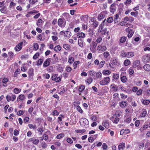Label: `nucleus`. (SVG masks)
<instances>
[{
  "mask_svg": "<svg viewBox=\"0 0 150 150\" xmlns=\"http://www.w3.org/2000/svg\"><path fill=\"white\" fill-rule=\"evenodd\" d=\"M119 14H116L114 16V23L115 24L117 23L119 21Z\"/></svg>",
  "mask_w": 150,
  "mask_h": 150,
  "instance_id": "24",
  "label": "nucleus"
},
{
  "mask_svg": "<svg viewBox=\"0 0 150 150\" xmlns=\"http://www.w3.org/2000/svg\"><path fill=\"white\" fill-rule=\"evenodd\" d=\"M39 142V140L38 139H36L35 137H34V142L33 144L37 145L38 144Z\"/></svg>",
  "mask_w": 150,
  "mask_h": 150,
  "instance_id": "55",
  "label": "nucleus"
},
{
  "mask_svg": "<svg viewBox=\"0 0 150 150\" xmlns=\"http://www.w3.org/2000/svg\"><path fill=\"white\" fill-rule=\"evenodd\" d=\"M130 63V61L128 59H127L124 61L123 64L125 66H127L129 65Z\"/></svg>",
  "mask_w": 150,
  "mask_h": 150,
  "instance_id": "44",
  "label": "nucleus"
},
{
  "mask_svg": "<svg viewBox=\"0 0 150 150\" xmlns=\"http://www.w3.org/2000/svg\"><path fill=\"white\" fill-rule=\"evenodd\" d=\"M60 89V91L59 93L60 95L63 94L66 90L64 86H62Z\"/></svg>",
  "mask_w": 150,
  "mask_h": 150,
  "instance_id": "41",
  "label": "nucleus"
},
{
  "mask_svg": "<svg viewBox=\"0 0 150 150\" xmlns=\"http://www.w3.org/2000/svg\"><path fill=\"white\" fill-rule=\"evenodd\" d=\"M76 109L77 110V111L79 112L80 113L82 114L83 113V111L81 107L79 106V105H78L76 107Z\"/></svg>",
  "mask_w": 150,
  "mask_h": 150,
  "instance_id": "58",
  "label": "nucleus"
},
{
  "mask_svg": "<svg viewBox=\"0 0 150 150\" xmlns=\"http://www.w3.org/2000/svg\"><path fill=\"white\" fill-rule=\"evenodd\" d=\"M29 75L30 76H33L34 74V69L33 68L29 69L28 71Z\"/></svg>",
  "mask_w": 150,
  "mask_h": 150,
  "instance_id": "27",
  "label": "nucleus"
},
{
  "mask_svg": "<svg viewBox=\"0 0 150 150\" xmlns=\"http://www.w3.org/2000/svg\"><path fill=\"white\" fill-rule=\"evenodd\" d=\"M142 92L143 90L142 89H139L138 90H137V94L138 96H140L142 94Z\"/></svg>",
  "mask_w": 150,
  "mask_h": 150,
  "instance_id": "63",
  "label": "nucleus"
},
{
  "mask_svg": "<svg viewBox=\"0 0 150 150\" xmlns=\"http://www.w3.org/2000/svg\"><path fill=\"white\" fill-rule=\"evenodd\" d=\"M141 101L142 104L145 105H147L150 103V100L148 99L144 100L142 99L141 100Z\"/></svg>",
  "mask_w": 150,
  "mask_h": 150,
  "instance_id": "19",
  "label": "nucleus"
},
{
  "mask_svg": "<svg viewBox=\"0 0 150 150\" xmlns=\"http://www.w3.org/2000/svg\"><path fill=\"white\" fill-rule=\"evenodd\" d=\"M106 14V11H103L100 13L97 17L98 20L100 21L101 20L104 18L105 16V14Z\"/></svg>",
  "mask_w": 150,
  "mask_h": 150,
  "instance_id": "6",
  "label": "nucleus"
},
{
  "mask_svg": "<svg viewBox=\"0 0 150 150\" xmlns=\"http://www.w3.org/2000/svg\"><path fill=\"white\" fill-rule=\"evenodd\" d=\"M105 63V62L104 60L102 61L99 63V61L98 59L95 60L94 61L95 64L96 65H98V67L99 69L103 67Z\"/></svg>",
  "mask_w": 150,
  "mask_h": 150,
  "instance_id": "4",
  "label": "nucleus"
},
{
  "mask_svg": "<svg viewBox=\"0 0 150 150\" xmlns=\"http://www.w3.org/2000/svg\"><path fill=\"white\" fill-rule=\"evenodd\" d=\"M140 64V61L139 60L135 61L133 63V67L134 68H136L138 67Z\"/></svg>",
  "mask_w": 150,
  "mask_h": 150,
  "instance_id": "18",
  "label": "nucleus"
},
{
  "mask_svg": "<svg viewBox=\"0 0 150 150\" xmlns=\"http://www.w3.org/2000/svg\"><path fill=\"white\" fill-rule=\"evenodd\" d=\"M44 61L43 58H40L36 62L37 65L38 66H40L42 64Z\"/></svg>",
  "mask_w": 150,
  "mask_h": 150,
  "instance_id": "22",
  "label": "nucleus"
},
{
  "mask_svg": "<svg viewBox=\"0 0 150 150\" xmlns=\"http://www.w3.org/2000/svg\"><path fill=\"white\" fill-rule=\"evenodd\" d=\"M147 113L146 110L144 109L140 115V117H145Z\"/></svg>",
  "mask_w": 150,
  "mask_h": 150,
  "instance_id": "31",
  "label": "nucleus"
},
{
  "mask_svg": "<svg viewBox=\"0 0 150 150\" xmlns=\"http://www.w3.org/2000/svg\"><path fill=\"white\" fill-rule=\"evenodd\" d=\"M127 79L125 76H122L121 77V80L123 83H125L127 81Z\"/></svg>",
  "mask_w": 150,
  "mask_h": 150,
  "instance_id": "52",
  "label": "nucleus"
},
{
  "mask_svg": "<svg viewBox=\"0 0 150 150\" xmlns=\"http://www.w3.org/2000/svg\"><path fill=\"white\" fill-rule=\"evenodd\" d=\"M112 62V64L115 66L117 64L118 60L116 58H114Z\"/></svg>",
  "mask_w": 150,
  "mask_h": 150,
  "instance_id": "48",
  "label": "nucleus"
},
{
  "mask_svg": "<svg viewBox=\"0 0 150 150\" xmlns=\"http://www.w3.org/2000/svg\"><path fill=\"white\" fill-rule=\"evenodd\" d=\"M74 61V57H70L68 59V62L70 64H72Z\"/></svg>",
  "mask_w": 150,
  "mask_h": 150,
  "instance_id": "42",
  "label": "nucleus"
},
{
  "mask_svg": "<svg viewBox=\"0 0 150 150\" xmlns=\"http://www.w3.org/2000/svg\"><path fill=\"white\" fill-rule=\"evenodd\" d=\"M63 47L66 50H69L71 48L70 45H69L66 44H63Z\"/></svg>",
  "mask_w": 150,
  "mask_h": 150,
  "instance_id": "30",
  "label": "nucleus"
},
{
  "mask_svg": "<svg viewBox=\"0 0 150 150\" xmlns=\"http://www.w3.org/2000/svg\"><path fill=\"white\" fill-rule=\"evenodd\" d=\"M51 79L56 82H59L61 81V78L60 76H58V74H53L51 77Z\"/></svg>",
  "mask_w": 150,
  "mask_h": 150,
  "instance_id": "3",
  "label": "nucleus"
},
{
  "mask_svg": "<svg viewBox=\"0 0 150 150\" xmlns=\"http://www.w3.org/2000/svg\"><path fill=\"white\" fill-rule=\"evenodd\" d=\"M119 88L122 91L128 93H130L131 91H128L126 88H124L122 85L119 86Z\"/></svg>",
  "mask_w": 150,
  "mask_h": 150,
  "instance_id": "17",
  "label": "nucleus"
},
{
  "mask_svg": "<svg viewBox=\"0 0 150 150\" xmlns=\"http://www.w3.org/2000/svg\"><path fill=\"white\" fill-rule=\"evenodd\" d=\"M62 47L59 45H58L55 47L54 49V50L56 52H58L61 50Z\"/></svg>",
  "mask_w": 150,
  "mask_h": 150,
  "instance_id": "34",
  "label": "nucleus"
},
{
  "mask_svg": "<svg viewBox=\"0 0 150 150\" xmlns=\"http://www.w3.org/2000/svg\"><path fill=\"white\" fill-rule=\"evenodd\" d=\"M51 59V58L49 57L46 59L43 63V67L46 68L49 66L50 64Z\"/></svg>",
  "mask_w": 150,
  "mask_h": 150,
  "instance_id": "8",
  "label": "nucleus"
},
{
  "mask_svg": "<svg viewBox=\"0 0 150 150\" xmlns=\"http://www.w3.org/2000/svg\"><path fill=\"white\" fill-rule=\"evenodd\" d=\"M71 32L69 31H65L64 32V37H70L71 36Z\"/></svg>",
  "mask_w": 150,
  "mask_h": 150,
  "instance_id": "32",
  "label": "nucleus"
},
{
  "mask_svg": "<svg viewBox=\"0 0 150 150\" xmlns=\"http://www.w3.org/2000/svg\"><path fill=\"white\" fill-rule=\"evenodd\" d=\"M78 44L79 46L82 47H83V40L81 39H78Z\"/></svg>",
  "mask_w": 150,
  "mask_h": 150,
  "instance_id": "39",
  "label": "nucleus"
},
{
  "mask_svg": "<svg viewBox=\"0 0 150 150\" xmlns=\"http://www.w3.org/2000/svg\"><path fill=\"white\" fill-rule=\"evenodd\" d=\"M143 60L144 62L148 63L150 60V58L147 56H144L143 57Z\"/></svg>",
  "mask_w": 150,
  "mask_h": 150,
  "instance_id": "28",
  "label": "nucleus"
},
{
  "mask_svg": "<svg viewBox=\"0 0 150 150\" xmlns=\"http://www.w3.org/2000/svg\"><path fill=\"white\" fill-rule=\"evenodd\" d=\"M46 133L47 132L45 133L42 135L43 138L44 139L45 141H47L49 139V137L48 135L46 134Z\"/></svg>",
  "mask_w": 150,
  "mask_h": 150,
  "instance_id": "50",
  "label": "nucleus"
},
{
  "mask_svg": "<svg viewBox=\"0 0 150 150\" xmlns=\"http://www.w3.org/2000/svg\"><path fill=\"white\" fill-rule=\"evenodd\" d=\"M23 42H21L15 47L14 49L16 51H19L22 48Z\"/></svg>",
  "mask_w": 150,
  "mask_h": 150,
  "instance_id": "9",
  "label": "nucleus"
},
{
  "mask_svg": "<svg viewBox=\"0 0 150 150\" xmlns=\"http://www.w3.org/2000/svg\"><path fill=\"white\" fill-rule=\"evenodd\" d=\"M119 105L122 108L125 107L127 104V102L126 101H123L119 103Z\"/></svg>",
  "mask_w": 150,
  "mask_h": 150,
  "instance_id": "43",
  "label": "nucleus"
},
{
  "mask_svg": "<svg viewBox=\"0 0 150 150\" xmlns=\"http://www.w3.org/2000/svg\"><path fill=\"white\" fill-rule=\"evenodd\" d=\"M64 134L62 133L57 135L56 137L57 139H60L64 137Z\"/></svg>",
  "mask_w": 150,
  "mask_h": 150,
  "instance_id": "47",
  "label": "nucleus"
},
{
  "mask_svg": "<svg viewBox=\"0 0 150 150\" xmlns=\"http://www.w3.org/2000/svg\"><path fill=\"white\" fill-rule=\"evenodd\" d=\"M62 117L59 116L58 117L57 122L60 124H62L63 123L62 122Z\"/></svg>",
  "mask_w": 150,
  "mask_h": 150,
  "instance_id": "61",
  "label": "nucleus"
},
{
  "mask_svg": "<svg viewBox=\"0 0 150 150\" xmlns=\"http://www.w3.org/2000/svg\"><path fill=\"white\" fill-rule=\"evenodd\" d=\"M20 73V70L19 69H17L16 71L14 73L13 76L14 77L17 76L18 74Z\"/></svg>",
  "mask_w": 150,
  "mask_h": 150,
  "instance_id": "49",
  "label": "nucleus"
},
{
  "mask_svg": "<svg viewBox=\"0 0 150 150\" xmlns=\"http://www.w3.org/2000/svg\"><path fill=\"white\" fill-rule=\"evenodd\" d=\"M110 87H111V89L114 92H117L118 91V86L114 83H113L110 85Z\"/></svg>",
  "mask_w": 150,
  "mask_h": 150,
  "instance_id": "11",
  "label": "nucleus"
},
{
  "mask_svg": "<svg viewBox=\"0 0 150 150\" xmlns=\"http://www.w3.org/2000/svg\"><path fill=\"white\" fill-rule=\"evenodd\" d=\"M77 37L80 38H83L85 37V34L80 31L77 33Z\"/></svg>",
  "mask_w": 150,
  "mask_h": 150,
  "instance_id": "13",
  "label": "nucleus"
},
{
  "mask_svg": "<svg viewBox=\"0 0 150 150\" xmlns=\"http://www.w3.org/2000/svg\"><path fill=\"white\" fill-rule=\"evenodd\" d=\"M21 89L20 88H15L13 90V92L15 94H18L21 92Z\"/></svg>",
  "mask_w": 150,
  "mask_h": 150,
  "instance_id": "46",
  "label": "nucleus"
},
{
  "mask_svg": "<svg viewBox=\"0 0 150 150\" xmlns=\"http://www.w3.org/2000/svg\"><path fill=\"white\" fill-rule=\"evenodd\" d=\"M40 53L39 52H37L33 56V59H37L40 56Z\"/></svg>",
  "mask_w": 150,
  "mask_h": 150,
  "instance_id": "53",
  "label": "nucleus"
},
{
  "mask_svg": "<svg viewBox=\"0 0 150 150\" xmlns=\"http://www.w3.org/2000/svg\"><path fill=\"white\" fill-rule=\"evenodd\" d=\"M148 127V125H144L139 129V130L141 132H143L145 130H146Z\"/></svg>",
  "mask_w": 150,
  "mask_h": 150,
  "instance_id": "29",
  "label": "nucleus"
},
{
  "mask_svg": "<svg viewBox=\"0 0 150 150\" xmlns=\"http://www.w3.org/2000/svg\"><path fill=\"white\" fill-rule=\"evenodd\" d=\"M103 54L104 57L106 58H107L110 55L109 52L107 51L104 52Z\"/></svg>",
  "mask_w": 150,
  "mask_h": 150,
  "instance_id": "60",
  "label": "nucleus"
},
{
  "mask_svg": "<svg viewBox=\"0 0 150 150\" xmlns=\"http://www.w3.org/2000/svg\"><path fill=\"white\" fill-rule=\"evenodd\" d=\"M126 30L128 32L127 36L129 38L132 37L134 33V31L132 29L127 28L126 29Z\"/></svg>",
  "mask_w": 150,
  "mask_h": 150,
  "instance_id": "7",
  "label": "nucleus"
},
{
  "mask_svg": "<svg viewBox=\"0 0 150 150\" xmlns=\"http://www.w3.org/2000/svg\"><path fill=\"white\" fill-rule=\"evenodd\" d=\"M143 68L146 71H150V65L148 64L144 65L143 66Z\"/></svg>",
  "mask_w": 150,
  "mask_h": 150,
  "instance_id": "20",
  "label": "nucleus"
},
{
  "mask_svg": "<svg viewBox=\"0 0 150 150\" xmlns=\"http://www.w3.org/2000/svg\"><path fill=\"white\" fill-rule=\"evenodd\" d=\"M97 45V44L96 43V42L93 41L92 42L90 45V50L93 53H95L96 52V47Z\"/></svg>",
  "mask_w": 150,
  "mask_h": 150,
  "instance_id": "2",
  "label": "nucleus"
},
{
  "mask_svg": "<svg viewBox=\"0 0 150 150\" xmlns=\"http://www.w3.org/2000/svg\"><path fill=\"white\" fill-rule=\"evenodd\" d=\"M93 79L92 77H89L87 79L86 81L88 84H90L93 81Z\"/></svg>",
  "mask_w": 150,
  "mask_h": 150,
  "instance_id": "59",
  "label": "nucleus"
},
{
  "mask_svg": "<svg viewBox=\"0 0 150 150\" xmlns=\"http://www.w3.org/2000/svg\"><path fill=\"white\" fill-rule=\"evenodd\" d=\"M1 12L4 13H6L7 12V8L6 6H4L0 9Z\"/></svg>",
  "mask_w": 150,
  "mask_h": 150,
  "instance_id": "33",
  "label": "nucleus"
},
{
  "mask_svg": "<svg viewBox=\"0 0 150 150\" xmlns=\"http://www.w3.org/2000/svg\"><path fill=\"white\" fill-rule=\"evenodd\" d=\"M85 86L83 85H80L79 86L78 91L81 93L85 89Z\"/></svg>",
  "mask_w": 150,
  "mask_h": 150,
  "instance_id": "37",
  "label": "nucleus"
},
{
  "mask_svg": "<svg viewBox=\"0 0 150 150\" xmlns=\"http://www.w3.org/2000/svg\"><path fill=\"white\" fill-rule=\"evenodd\" d=\"M75 132L77 133H79L81 134H83L86 132V130L85 129H83L82 130L78 129L76 130Z\"/></svg>",
  "mask_w": 150,
  "mask_h": 150,
  "instance_id": "56",
  "label": "nucleus"
},
{
  "mask_svg": "<svg viewBox=\"0 0 150 150\" xmlns=\"http://www.w3.org/2000/svg\"><path fill=\"white\" fill-rule=\"evenodd\" d=\"M102 73L103 75H109L111 73V72L108 70H104Z\"/></svg>",
  "mask_w": 150,
  "mask_h": 150,
  "instance_id": "45",
  "label": "nucleus"
},
{
  "mask_svg": "<svg viewBox=\"0 0 150 150\" xmlns=\"http://www.w3.org/2000/svg\"><path fill=\"white\" fill-rule=\"evenodd\" d=\"M108 68L111 70H114L115 69V66L112 64V62H110L109 64V66H108Z\"/></svg>",
  "mask_w": 150,
  "mask_h": 150,
  "instance_id": "35",
  "label": "nucleus"
},
{
  "mask_svg": "<svg viewBox=\"0 0 150 150\" xmlns=\"http://www.w3.org/2000/svg\"><path fill=\"white\" fill-rule=\"evenodd\" d=\"M103 80L106 84L108 83L110 81V79L109 77H106L104 78Z\"/></svg>",
  "mask_w": 150,
  "mask_h": 150,
  "instance_id": "57",
  "label": "nucleus"
},
{
  "mask_svg": "<svg viewBox=\"0 0 150 150\" xmlns=\"http://www.w3.org/2000/svg\"><path fill=\"white\" fill-rule=\"evenodd\" d=\"M98 136V134L91 135L88 138V141L91 143L93 142L94 141V139H96Z\"/></svg>",
  "mask_w": 150,
  "mask_h": 150,
  "instance_id": "10",
  "label": "nucleus"
},
{
  "mask_svg": "<svg viewBox=\"0 0 150 150\" xmlns=\"http://www.w3.org/2000/svg\"><path fill=\"white\" fill-rule=\"evenodd\" d=\"M114 117L113 116L112 117L110 118L111 120L112 121L113 123L115 124H117L120 120V118L117 117L114 120Z\"/></svg>",
  "mask_w": 150,
  "mask_h": 150,
  "instance_id": "16",
  "label": "nucleus"
},
{
  "mask_svg": "<svg viewBox=\"0 0 150 150\" xmlns=\"http://www.w3.org/2000/svg\"><path fill=\"white\" fill-rule=\"evenodd\" d=\"M37 131H38V132H40V134L41 135L42 134V133L44 131V130L42 128L38 127L37 129Z\"/></svg>",
  "mask_w": 150,
  "mask_h": 150,
  "instance_id": "62",
  "label": "nucleus"
},
{
  "mask_svg": "<svg viewBox=\"0 0 150 150\" xmlns=\"http://www.w3.org/2000/svg\"><path fill=\"white\" fill-rule=\"evenodd\" d=\"M102 37L101 36H99L97 38L96 40V41L97 43H99L101 42L102 41Z\"/></svg>",
  "mask_w": 150,
  "mask_h": 150,
  "instance_id": "64",
  "label": "nucleus"
},
{
  "mask_svg": "<svg viewBox=\"0 0 150 150\" xmlns=\"http://www.w3.org/2000/svg\"><path fill=\"white\" fill-rule=\"evenodd\" d=\"M120 56L122 57H127V52H125L124 51H122L121 52Z\"/></svg>",
  "mask_w": 150,
  "mask_h": 150,
  "instance_id": "40",
  "label": "nucleus"
},
{
  "mask_svg": "<svg viewBox=\"0 0 150 150\" xmlns=\"http://www.w3.org/2000/svg\"><path fill=\"white\" fill-rule=\"evenodd\" d=\"M107 47L105 46H102L101 45H99L97 47V50L100 53H102L107 50Z\"/></svg>",
  "mask_w": 150,
  "mask_h": 150,
  "instance_id": "5",
  "label": "nucleus"
},
{
  "mask_svg": "<svg viewBox=\"0 0 150 150\" xmlns=\"http://www.w3.org/2000/svg\"><path fill=\"white\" fill-rule=\"evenodd\" d=\"M80 62L79 61H75L74 62V63L73 64V66L74 67V69H76L77 67V65L79 64H80Z\"/></svg>",
  "mask_w": 150,
  "mask_h": 150,
  "instance_id": "36",
  "label": "nucleus"
},
{
  "mask_svg": "<svg viewBox=\"0 0 150 150\" xmlns=\"http://www.w3.org/2000/svg\"><path fill=\"white\" fill-rule=\"evenodd\" d=\"M98 23L96 21H94L93 23L91 24L92 26L94 28H96L98 25Z\"/></svg>",
  "mask_w": 150,
  "mask_h": 150,
  "instance_id": "54",
  "label": "nucleus"
},
{
  "mask_svg": "<svg viewBox=\"0 0 150 150\" xmlns=\"http://www.w3.org/2000/svg\"><path fill=\"white\" fill-rule=\"evenodd\" d=\"M44 21L42 19L39 18L38 19L37 21L36 22V23L38 27H40L43 24Z\"/></svg>",
  "mask_w": 150,
  "mask_h": 150,
  "instance_id": "15",
  "label": "nucleus"
},
{
  "mask_svg": "<svg viewBox=\"0 0 150 150\" xmlns=\"http://www.w3.org/2000/svg\"><path fill=\"white\" fill-rule=\"evenodd\" d=\"M110 11L111 13H113L115 11L116 7L115 6V5L113 4L110 6Z\"/></svg>",
  "mask_w": 150,
  "mask_h": 150,
  "instance_id": "21",
  "label": "nucleus"
},
{
  "mask_svg": "<svg viewBox=\"0 0 150 150\" xmlns=\"http://www.w3.org/2000/svg\"><path fill=\"white\" fill-rule=\"evenodd\" d=\"M25 98V96L22 94H21L20 95L18 98H17V101L18 102L19 101L18 100H23Z\"/></svg>",
  "mask_w": 150,
  "mask_h": 150,
  "instance_id": "26",
  "label": "nucleus"
},
{
  "mask_svg": "<svg viewBox=\"0 0 150 150\" xmlns=\"http://www.w3.org/2000/svg\"><path fill=\"white\" fill-rule=\"evenodd\" d=\"M57 24L61 28H64L66 25V21L64 18H59L57 21Z\"/></svg>",
  "mask_w": 150,
  "mask_h": 150,
  "instance_id": "1",
  "label": "nucleus"
},
{
  "mask_svg": "<svg viewBox=\"0 0 150 150\" xmlns=\"http://www.w3.org/2000/svg\"><path fill=\"white\" fill-rule=\"evenodd\" d=\"M134 55V53L132 52H127V57L131 58L133 57Z\"/></svg>",
  "mask_w": 150,
  "mask_h": 150,
  "instance_id": "25",
  "label": "nucleus"
},
{
  "mask_svg": "<svg viewBox=\"0 0 150 150\" xmlns=\"http://www.w3.org/2000/svg\"><path fill=\"white\" fill-rule=\"evenodd\" d=\"M113 21H114L113 17H108L106 19V22L108 23H112Z\"/></svg>",
  "mask_w": 150,
  "mask_h": 150,
  "instance_id": "38",
  "label": "nucleus"
},
{
  "mask_svg": "<svg viewBox=\"0 0 150 150\" xmlns=\"http://www.w3.org/2000/svg\"><path fill=\"white\" fill-rule=\"evenodd\" d=\"M102 125L106 128L108 129L109 127V124L108 120H104L102 123Z\"/></svg>",
  "mask_w": 150,
  "mask_h": 150,
  "instance_id": "12",
  "label": "nucleus"
},
{
  "mask_svg": "<svg viewBox=\"0 0 150 150\" xmlns=\"http://www.w3.org/2000/svg\"><path fill=\"white\" fill-rule=\"evenodd\" d=\"M33 46L34 48V50L36 51L38 49L39 45L38 43H33Z\"/></svg>",
  "mask_w": 150,
  "mask_h": 150,
  "instance_id": "51",
  "label": "nucleus"
},
{
  "mask_svg": "<svg viewBox=\"0 0 150 150\" xmlns=\"http://www.w3.org/2000/svg\"><path fill=\"white\" fill-rule=\"evenodd\" d=\"M127 37L126 36L121 37L119 40V42L121 43H124L126 40Z\"/></svg>",
  "mask_w": 150,
  "mask_h": 150,
  "instance_id": "23",
  "label": "nucleus"
},
{
  "mask_svg": "<svg viewBox=\"0 0 150 150\" xmlns=\"http://www.w3.org/2000/svg\"><path fill=\"white\" fill-rule=\"evenodd\" d=\"M125 147V144L124 143L122 142L118 146V149L119 150H123L124 149Z\"/></svg>",
  "mask_w": 150,
  "mask_h": 150,
  "instance_id": "14",
  "label": "nucleus"
}]
</instances>
